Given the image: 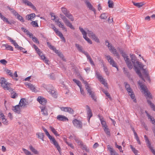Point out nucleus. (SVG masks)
I'll return each instance as SVG.
<instances>
[{
  "mask_svg": "<svg viewBox=\"0 0 155 155\" xmlns=\"http://www.w3.org/2000/svg\"><path fill=\"white\" fill-rule=\"evenodd\" d=\"M107 16V15L106 13H103L101 14V18L102 19H106Z\"/></svg>",
  "mask_w": 155,
  "mask_h": 155,
  "instance_id": "56",
  "label": "nucleus"
},
{
  "mask_svg": "<svg viewBox=\"0 0 155 155\" xmlns=\"http://www.w3.org/2000/svg\"><path fill=\"white\" fill-rule=\"evenodd\" d=\"M18 104L21 107H25L28 104V102L25 98H22L21 99Z\"/></svg>",
  "mask_w": 155,
  "mask_h": 155,
  "instance_id": "19",
  "label": "nucleus"
},
{
  "mask_svg": "<svg viewBox=\"0 0 155 155\" xmlns=\"http://www.w3.org/2000/svg\"><path fill=\"white\" fill-rule=\"evenodd\" d=\"M85 2L87 7L89 8V10L92 11L94 13H95L96 10L95 8L88 0H85Z\"/></svg>",
  "mask_w": 155,
  "mask_h": 155,
  "instance_id": "21",
  "label": "nucleus"
},
{
  "mask_svg": "<svg viewBox=\"0 0 155 155\" xmlns=\"http://www.w3.org/2000/svg\"><path fill=\"white\" fill-rule=\"evenodd\" d=\"M86 32L87 34L89 37H91L97 43L100 42L99 39L92 31H89V30H87Z\"/></svg>",
  "mask_w": 155,
  "mask_h": 155,
  "instance_id": "8",
  "label": "nucleus"
},
{
  "mask_svg": "<svg viewBox=\"0 0 155 155\" xmlns=\"http://www.w3.org/2000/svg\"><path fill=\"white\" fill-rule=\"evenodd\" d=\"M35 16V13H31L27 15L26 17L27 20L32 21Z\"/></svg>",
  "mask_w": 155,
  "mask_h": 155,
  "instance_id": "28",
  "label": "nucleus"
},
{
  "mask_svg": "<svg viewBox=\"0 0 155 155\" xmlns=\"http://www.w3.org/2000/svg\"><path fill=\"white\" fill-rule=\"evenodd\" d=\"M103 69L104 70L106 74L107 75H109V72L108 71V70L107 67L104 66H103Z\"/></svg>",
  "mask_w": 155,
  "mask_h": 155,
  "instance_id": "61",
  "label": "nucleus"
},
{
  "mask_svg": "<svg viewBox=\"0 0 155 155\" xmlns=\"http://www.w3.org/2000/svg\"><path fill=\"white\" fill-rule=\"evenodd\" d=\"M126 90L129 95L130 96L131 99L133 100V101L135 102H136V100L135 98V96L131 88L128 89Z\"/></svg>",
  "mask_w": 155,
  "mask_h": 155,
  "instance_id": "15",
  "label": "nucleus"
},
{
  "mask_svg": "<svg viewBox=\"0 0 155 155\" xmlns=\"http://www.w3.org/2000/svg\"><path fill=\"white\" fill-rule=\"evenodd\" d=\"M30 150L35 154H38V152L37 150H36L31 145H30L29 146Z\"/></svg>",
  "mask_w": 155,
  "mask_h": 155,
  "instance_id": "34",
  "label": "nucleus"
},
{
  "mask_svg": "<svg viewBox=\"0 0 155 155\" xmlns=\"http://www.w3.org/2000/svg\"><path fill=\"white\" fill-rule=\"evenodd\" d=\"M133 4L134 5L137 7L138 8H140L143 5V4L142 3H135L134 2H133Z\"/></svg>",
  "mask_w": 155,
  "mask_h": 155,
  "instance_id": "51",
  "label": "nucleus"
},
{
  "mask_svg": "<svg viewBox=\"0 0 155 155\" xmlns=\"http://www.w3.org/2000/svg\"><path fill=\"white\" fill-rule=\"evenodd\" d=\"M66 26L69 27L71 29L74 30V28L73 26L71 23L67 19L64 22Z\"/></svg>",
  "mask_w": 155,
  "mask_h": 155,
  "instance_id": "29",
  "label": "nucleus"
},
{
  "mask_svg": "<svg viewBox=\"0 0 155 155\" xmlns=\"http://www.w3.org/2000/svg\"><path fill=\"white\" fill-rule=\"evenodd\" d=\"M4 46L8 50L13 51V48L12 47L11 45L7 44L4 45Z\"/></svg>",
  "mask_w": 155,
  "mask_h": 155,
  "instance_id": "47",
  "label": "nucleus"
},
{
  "mask_svg": "<svg viewBox=\"0 0 155 155\" xmlns=\"http://www.w3.org/2000/svg\"><path fill=\"white\" fill-rule=\"evenodd\" d=\"M17 49L20 50V51H21L24 53H26L27 52V51L25 50V49L21 46L18 47Z\"/></svg>",
  "mask_w": 155,
  "mask_h": 155,
  "instance_id": "57",
  "label": "nucleus"
},
{
  "mask_svg": "<svg viewBox=\"0 0 155 155\" xmlns=\"http://www.w3.org/2000/svg\"><path fill=\"white\" fill-rule=\"evenodd\" d=\"M52 29L54 30L57 35L60 32L58 31V30L56 28L55 26L53 27Z\"/></svg>",
  "mask_w": 155,
  "mask_h": 155,
  "instance_id": "64",
  "label": "nucleus"
},
{
  "mask_svg": "<svg viewBox=\"0 0 155 155\" xmlns=\"http://www.w3.org/2000/svg\"><path fill=\"white\" fill-rule=\"evenodd\" d=\"M105 45L108 47L109 49L113 52V54L117 56V58L119 57V54L117 52L116 49H115L114 48L112 47L111 45H110L107 41H105Z\"/></svg>",
  "mask_w": 155,
  "mask_h": 155,
  "instance_id": "6",
  "label": "nucleus"
},
{
  "mask_svg": "<svg viewBox=\"0 0 155 155\" xmlns=\"http://www.w3.org/2000/svg\"><path fill=\"white\" fill-rule=\"evenodd\" d=\"M106 58L110 64L112 65L113 67L116 68L117 69V71H118L119 69L117 65V64L114 61L113 59L109 55L106 56Z\"/></svg>",
  "mask_w": 155,
  "mask_h": 155,
  "instance_id": "9",
  "label": "nucleus"
},
{
  "mask_svg": "<svg viewBox=\"0 0 155 155\" xmlns=\"http://www.w3.org/2000/svg\"><path fill=\"white\" fill-rule=\"evenodd\" d=\"M49 139L50 140L52 144L55 147L57 148L60 153L61 152V148L59 146L58 142L54 138L52 137L51 136L49 138Z\"/></svg>",
  "mask_w": 155,
  "mask_h": 155,
  "instance_id": "5",
  "label": "nucleus"
},
{
  "mask_svg": "<svg viewBox=\"0 0 155 155\" xmlns=\"http://www.w3.org/2000/svg\"><path fill=\"white\" fill-rule=\"evenodd\" d=\"M37 53L41 57L42 60L46 64H48V60L45 57V55L43 54V53H42V52L41 51H39Z\"/></svg>",
  "mask_w": 155,
  "mask_h": 155,
  "instance_id": "22",
  "label": "nucleus"
},
{
  "mask_svg": "<svg viewBox=\"0 0 155 155\" xmlns=\"http://www.w3.org/2000/svg\"><path fill=\"white\" fill-rule=\"evenodd\" d=\"M86 108L87 110V118L88 121L89 122L90 118L92 116V113L90 107L86 105Z\"/></svg>",
  "mask_w": 155,
  "mask_h": 155,
  "instance_id": "18",
  "label": "nucleus"
},
{
  "mask_svg": "<svg viewBox=\"0 0 155 155\" xmlns=\"http://www.w3.org/2000/svg\"><path fill=\"white\" fill-rule=\"evenodd\" d=\"M21 30L25 32L26 33V34L28 35L29 37L31 38V36H32L33 35V34L31 33H30L25 28L22 27L21 28Z\"/></svg>",
  "mask_w": 155,
  "mask_h": 155,
  "instance_id": "37",
  "label": "nucleus"
},
{
  "mask_svg": "<svg viewBox=\"0 0 155 155\" xmlns=\"http://www.w3.org/2000/svg\"><path fill=\"white\" fill-rule=\"evenodd\" d=\"M144 137L145 138V142L147 145V147L149 148V149L151 150L152 153H153L154 155H155V151L153 149V147L151 146L149 140L148 138V137L146 135H145L144 136Z\"/></svg>",
  "mask_w": 155,
  "mask_h": 155,
  "instance_id": "10",
  "label": "nucleus"
},
{
  "mask_svg": "<svg viewBox=\"0 0 155 155\" xmlns=\"http://www.w3.org/2000/svg\"><path fill=\"white\" fill-rule=\"evenodd\" d=\"M74 139L79 145H83V143L78 138L76 137V136H74Z\"/></svg>",
  "mask_w": 155,
  "mask_h": 155,
  "instance_id": "36",
  "label": "nucleus"
},
{
  "mask_svg": "<svg viewBox=\"0 0 155 155\" xmlns=\"http://www.w3.org/2000/svg\"><path fill=\"white\" fill-rule=\"evenodd\" d=\"M137 64V66L140 69H142L143 68L144 66L143 65V64L141 62H139L138 61H137L135 62V64ZM137 66V65H136Z\"/></svg>",
  "mask_w": 155,
  "mask_h": 155,
  "instance_id": "40",
  "label": "nucleus"
},
{
  "mask_svg": "<svg viewBox=\"0 0 155 155\" xmlns=\"http://www.w3.org/2000/svg\"><path fill=\"white\" fill-rule=\"evenodd\" d=\"M61 110L65 112H67L70 114H74V110L72 108L69 107H63L60 108Z\"/></svg>",
  "mask_w": 155,
  "mask_h": 155,
  "instance_id": "14",
  "label": "nucleus"
},
{
  "mask_svg": "<svg viewBox=\"0 0 155 155\" xmlns=\"http://www.w3.org/2000/svg\"><path fill=\"white\" fill-rule=\"evenodd\" d=\"M51 94V95L54 98H56V93L55 91L54 90V88L52 89L50 91L48 92Z\"/></svg>",
  "mask_w": 155,
  "mask_h": 155,
  "instance_id": "35",
  "label": "nucleus"
},
{
  "mask_svg": "<svg viewBox=\"0 0 155 155\" xmlns=\"http://www.w3.org/2000/svg\"><path fill=\"white\" fill-rule=\"evenodd\" d=\"M26 86L28 87L32 91L35 92V86L30 83L26 82L25 84Z\"/></svg>",
  "mask_w": 155,
  "mask_h": 155,
  "instance_id": "24",
  "label": "nucleus"
},
{
  "mask_svg": "<svg viewBox=\"0 0 155 155\" xmlns=\"http://www.w3.org/2000/svg\"><path fill=\"white\" fill-rule=\"evenodd\" d=\"M54 18L53 20H55V21L57 25L59 26V27L61 28L63 30H65V31H67V29L64 26V25L63 23H61L60 21H59V18H57L55 16H53Z\"/></svg>",
  "mask_w": 155,
  "mask_h": 155,
  "instance_id": "11",
  "label": "nucleus"
},
{
  "mask_svg": "<svg viewBox=\"0 0 155 155\" xmlns=\"http://www.w3.org/2000/svg\"><path fill=\"white\" fill-rule=\"evenodd\" d=\"M98 117L99 119H100L101 124L102 125L103 128L105 127H107V125H106V121L104 120V118L101 116L98 115Z\"/></svg>",
  "mask_w": 155,
  "mask_h": 155,
  "instance_id": "26",
  "label": "nucleus"
},
{
  "mask_svg": "<svg viewBox=\"0 0 155 155\" xmlns=\"http://www.w3.org/2000/svg\"><path fill=\"white\" fill-rule=\"evenodd\" d=\"M58 35L60 37L61 39H62V41L64 42H66L65 39L64 38V37L62 33H61L60 32L59 34H58Z\"/></svg>",
  "mask_w": 155,
  "mask_h": 155,
  "instance_id": "50",
  "label": "nucleus"
},
{
  "mask_svg": "<svg viewBox=\"0 0 155 155\" xmlns=\"http://www.w3.org/2000/svg\"><path fill=\"white\" fill-rule=\"evenodd\" d=\"M42 86L45 88L46 89L48 92L50 91L53 88V87L50 84L46 85L45 84H43Z\"/></svg>",
  "mask_w": 155,
  "mask_h": 155,
  "instance_id": "30",
  "label": "nucleus"
},
{
  "mask_svg": "<svg viewBox=\"0 0 155 155\" xmlns=\"http://www.w3.org/2000/svg\"><path fill=\"white\" fill-rule=\"evenodd\" d=\"M86 89L90 95L95 101H96V98L94 92L92 91V89L89 86H86Z\"/></svg>",
  "mask_w": 155,
  "mask_h": 155,
  "instance_id": "13",
  "label": "nucleus"
},
{
  "mask_svg": "<svg viewBox=\"0 0 155 155\" xmlns=\"http://www.w3.org/2000/svg\"><path fill=\"white\" fill-rule=\"evenodd\" d=\"M36 135L37 137L42 141H44V134L43 133L41 132H38L36 133Z\"/></svg>",
  "mask_w": 155,
  "mask_h": 155,
  "instance_id": "32",
  "label": "nucleus"
},
{
  "mask_svg": "<svg viewBox=\"0 0 155 155\" xmlns=\"http://www.w3.org/2000/svg\"><path fill=\"white\" fill-rule=\"evenodd\" d=\"M43 130L45 133L46 135L48 137V138H49L51 136L50 135L47 130L45 128H43Z\"/></svg>",
  "mask_w": 155,
  "mask_h": 155,
  "instance_id": "58",
  "label": "nucleus"
},
{
  "mask_svg": "<svg viewBox=\"0 0 155 155\" xmlns=\"http://www.w3.org/2000/svg\"><path fill=\"white\" fill-rule=\"evenodd\" d=\"M22 150L26 155H33L30 152L25 148H22Z\"/></svg>",
  "mask_w": 155,
  "mask_h": 155,
  "instance_id": "44",
  "label": "nucleus"
},
{
  "mask_svg": "<svg viewBox=\"0 0 155 155\" xmlns=\"http://www.w3.org/2000/svg\"><path fill=\"white\" fill-rule=\"evenodd\" d=\"M0 18L3 21L6 22L8 24L11 25L12 23V22H10L9 21H8V19L5 18V16H3L0 13Z\"/></svg>",
  "mask_w": 155,
  "mask_h": 155,
  "instance_id": "31",
  "label": "nucleus"
},
{
  "mask_svg": "<svg viewBox=\"0 0 155 155\" xmlns=\"http://www.w3.org/2000/svg\"><path fill=\"white\" fill-rule=\"evenodd\" d=\"M37 101L43 105H45L47 102V100L45 98L41 96H39L37 99Z\"/></svg>",
  "mask_w": 155,
  "mask_h": 155,
  "instance_id": "20",
  "label": "nucleus"
},
{
  "mask_svg": "<svg viewBox=\"0 0 155 155\" xmlns=\"http://www.w3.org/2000/svg\"><path fill=\"white\" fill-rule=\"evenodd\" d=\"M65 142L68 146H70L71 148H74V147L73 146V144L71 143H69L68 142H67L66 139H65Z\"/></svg>",
  "mask_w": 155,
  "mask_h": 155,
  "instance_id": "52",
  "label": "nucleus"
},
{
  "mask_svg": "<svg viewBox=\"0 0 155 155\" xmlns=\"http://www.w3.org/2000/svg\"><path fill=\"white\" fill-rule=\"evenodd\" d=\"M75 46L79 51L83 52V49L81 46L77 44H75Z\"/></svg>",
  "mask_w": 155,
  "mask_h": 155,
  "instance_id": "48",
  "label": "nucleus"
},
{
  "mask_svg": "<svg viewBox=\"0 0 155 155\" xmlns=\"http://www.w3.org/2000/svg\"><path fill=\"white\" fill-rule=\"evenodd\" d=\"M21 107L20 106L19 104H18L15 106L14 107H13L12 110L14 112L19 114L21 111V109L20 108Z\"/></svg>",
  "mask_w": 155,
  "mask_h": 155,
  "instance_id": "27",
  "label": "nucleus"
},
{
  "mask_svg": "<svg viewBox=\"0 0 155 155\" xmlns=\"http://www.w3.org/2000/svg\"><path fill=\"white\" fill-rule=\"evenodd\" d=\"M14 15L16 16L17 18L21 22H24L25 21V20L23 17L18 14L17 12L15 13V15Z\"/></svg>",
  "mask_w": 155,
  "mask_h": 155,
  "instance_id": "33",
  "label": "nucleus"
},
{
  "mask_svg": "<svg viewBox=\"0 0 155 155\" xmlns=\"http://www.w3.org/2000/svg\"><path fill=\"white\" fill-rule=\"evenodd\" d=\"M22 2L24 3L25 5H27L31 7L32 9L35 10H36V9L34 5L32 3L28 0H21Z\"/></svg>",
  "mask_w": 155,
  "mask_h": 155,
  "instance_id": "16",
  "label": "nucleus"
},
{
  "mask_svg": "<svg viewBox=\"0 0 155 155\" xmlns=\"http://www.w3.org/2000/svg\"><path fill=\"white\" fill-rule=\"evenodd\" d=\"M73 81L77 84L79 88L82 87L81 83L79 81L75 79H73Z\"/></svg>",
  "mask_w": 155,
  "mask_h": 155,
  "instance_id": "42",
  "label": "nucleus"
},
{
  "mask_svg": "<svg viewBox=\"0 0 155 155\" xmlns=\"http://www.w3.org/2000/svg\"><path fill=\"white\" fill-rule=\"evenodd\" d=\"M58 55L64 61H66V59L64 58V56L63 54L61 52H60L58 54Z\"/></svg>",
  "mask_w": 155,
  "mask_h": 155,
  "instance_id": "54",
  "label": "nucleus"
},
{
  "mask_svg": "<svg viewBox=\"0 0 155 155\" xmlns=\"http://www.w3.org/2000/svg\"><path fill=\"white\" fill-rule=\"evenodd\" d=\"M40 107L41 109V112L43 115L44 116L48 115V109L45 106H40Z\"/></svg>",
  "mask_w": 155,
  "mask_h": 155,
  "instance_id": "23",
  "label": "nucleus"
},
{
  "mask_svg": "<svg viewBox=\"0 0 155 155\" xmlns=\"http://www.w3.org/2000/svg\"><path fill=\"white\" fill-rule=\"evenodd\" d=\"M105 132L106 133V134L109 135V136H110V131L108 127V126L107 127H105L103 128Z\"/></svg>",
  "mask_w": 155,
  "mask_h": 155,
  "instance_id": "41",
  "label": "nucleus"
},
{
  "mask_svg": "<svg viewBox=\"0 0 155 155\" xmlns=\"http://www.w3.org/2000/svg\"><path fill=\"white\" fill-rule=\"evenodd\" d=\"M13 91H9L11 92V97L13 98H15L17 96V94L13 91V89H12Z\"/></svg>",
  "mask_w": 155,
  "mask_h": 155,
  "instance_id": "46",
  "label": "nucleus"
},
{
  "mask_svg": "<svg viewBox=\"0 0 155 155\" xmlns=\"http://www.w3.org/2000/svg\"><path fill=\"white\" fill-rule=\"evenodd\" d=\"M50 129L56 136H59V135L58 134L57 131L53 127H50Z\"/></svg>",
  "mask_w": 155,
  "mask_h": 155,
  "instance_id": "38",
  "label": "nucleus"
},
{
  "mask_svg": "<svg viewBox=\"0 0 155 155\" xmlns=\"http://www.w3.org/2000/svg\"><path fill=\"white\" fill-rule=\"evenodd\" d=\"M65 16L68 18L71 21H74V18L72 15L69 12Z\"/></svg>",
  "mask_w": 155,
  "mask_h": 155,
  "instance_id": "39",
  "label": "nucleus"
},
{
  "mask_svg": "<svg viewBox=\"0 0 155 155\" xmlns=\"http://www.w3.org/2000/svg\"><path fill=\"white\" fill-rule=\"evenodd\" d=\"M57 118L59 120L62 121H65L66 120L67 121L68 120V118L64 116L63 115H58L57 116Z\"/></svg>",
  "mask_w": 155,
  "mask_h": 155,
  "instance_id": "25",
  "label": "nucleus"
},
{
  "mask_svg": "<svg viewBox=\"0 0 155 155\" xmlns=\"http://www.w3.org/2000/svg\"><path fill=\"white\" fill-rule=\"evenodd\" d=\"M134 136L135 137V139H136L138 143L139 144H140L141 142H140V141L139 140V139L138 137L137 136V134H135V135Z\"/></svg>",
  "mask_w": 155,
  "mask_h": 155,
  "instance_id": "63",
  "label": "nucleus"
},
{
  "mask_svg": "<svg viewBox=\"0 0 155 155\" xmlns=\"http://www.w3.org/2000/svg\"><path fill=\"white\" fill-rule=\"evenodd\" d=\"M32 38L33 41L36 43L39 44V41L38 39L35 37H33V35L31 36V38Z\"/></svg>",
  "mask_w": 155,
  "mask_h": 155,
  "instance_id": "49",
  "label": "nucleus"
},
{
  "mask_svg": "<svg viewBox=\"0 0 155 155\" xmlns=\"http://www.w3.org/2000/svg\"><path fill=\"white\" fill-rule=\"evenodd\" d=\"M124 84L125 85V88L126 90H127L128 89H130L131 88L130 87V85L127 83L126 82H124Z\"/></svg>",
  "mask_w": 155,
  "mask_h": 155,
  "instance_id": "60",
  "label": "nucleus"
},
{
  "mask_svg": "<svg viewBox=\"0 0 155 155\" xmlns=\"http://www.w3.org/2000/svg\"><path fill=\"white\" fill-rule=\"evenodd\" d=\"M96 77L97 78L99 81L102 83V84H103L105 87L107 86V83L98 72L97 71L96 72Z\"/></svg>",
  "mask_w": 155,
  "mask_h": 155,
  "instance_id": "12",
  "label": "nucleus"
},
{
  "mask_svg": "<svg viewBox=\"0 0 155 155\" xmlns=\"http://www.w3.org/2000/svg\"><path fill=\"white\" fill-rule=\"evenodd\" d=\"M7 8L9 9V10L11 11V12L14 15H15V13H17V12L13 8H11L9 6H7Z\"/></svg>",
  "mask_w": 155,
  "mask_h": 155,
  "instance_id": "55",
  "label": "nucleus"
},
{
  "mask_svg": "<svg viewBox=\"0 0 155 155\" xmlns=\"http://www.w3.org/2000/svg\"><path fill=\"white\" fill-rule=\"evenodd\" d=\"M0 118L2 120L5 118V116L4 115L3 113L1 111H0Z\"/></svg>",
  "mask_w": 155,
  "mask_h": 155,
  "instance_id": "59",
  "label": "nucleus"
},
{
  "mask_svg": "<svg viewBox=\"0 0 155 155\" xmlns=\"http://www.w3.org/2000/svg\"><path fill=\"white\" fill-rule=\"evenodd\" d=\"M61 11L65 15H67L69 12L66 8L64 7L61 8Z\"/></svg>",
  "mask_w": 155,
  "mask_h": 155,
  "instance_id": "43",
  "label": "nucleus"
},
{
  "mask_svg": "<svg viewBox=\"0 0 155 155\" xmlns=\"http://www.w3.org/2000/svg\"><path fill=\"white\" fill-rule=\"evenodd\" d=\"M79 29L83 36V38L88 43L90 44L92 43L91 40L87 36V33L86 31H85L83 28L80 27H79Z\"/></svg>",
  "mask_w": 155,
  "mask_h": 155,
  "instance_id": "7",
  "label": "nucleus"
},
{
  "mask_svg": "<svg viewBox=\"0 0 155 155\" xmlns=\"http://www.w3.org/2000/svg\"><path fill=\"white\" fill-rule=\"evenodd\" d=\"M73 123L74 126L79 128H81L82 127V123L81 121L76 119L73 121Z\"/></svg>",
  "mask_w": 155,
  "mask_h": 155,
  "instance_id": "17",
  "label": "nucleus"
},
{
  "mask_svg": "<svg viewBox=\"0 0 155 155\" xmlns=\"http://www.w3.org/2000/svg\"><path fill=\"white\" fill-rule=\"evenodd\" d=\"M130 147L132 150V151L134 152L135 155H138V151L136 150V149L133 147L132 145H130Z\"/></svg>",
  "mask_w": 155,
  "mask_h": 155,
  "instance_id": "45",
  "label": "nucleus"
},
{
  "mask_svg": "<svg viewBox=\"0 0 155 155\" xmlns=\"http://www.w3.org/2000/svg\"><path fill=\"white\" fill-rule=\"evenodd\" d=\"M31 24L34 27H38V24L37 21H33L31 22Z\"/></svg>",
  "mask_w": 155,
  "mask_h": 155,
  "instance_id": "53",
  "label": "nucleus"
},
{
  "mask_svg": "<svg viewBox=\"0 0 155 155\" xmlns=\"http://www.w3.org/2000/svg\"><path fill=\"white\" fill-rule=\"evenodd\" d=\"M0 83L1 86L4 88V89L7 90L9 91H13L12 88L10 87V83L7 82L5 79L4 78H0Z\"/></svg>",
  "mask_w": 155,
  "mask_h": 155,
  "instance_id": "3",
  "label": "nucleus"
},
{
  "mask_svg": "<svg viewBox=\"0 0 155 155\" xmlns=\"http://www.w3.org/2000/svg\"><path fill=\"white\" fill-rule=\"evenodd\" d=\"M130 56L132 62L134 67L135 70V71L136 73L139 75L140 78H141V79L145 82V81L144 80L143 78V77L140 70L137 67H136V66L135 64V62L137 61L135 55L133 54H130Z\"/></svg>",
  "mask_w": 155,
  "mask_h": 155,
  "instance_id": "2",
  "label": "nucleus"
},
{
  "mask_svg": "<svg viewBox=\"0 0 155 155\" xmlns=\"http://www.w3.org/2000/svg\"><path fill=\"white\" fill-rule=\"evenodd\" d=\"M80 80L81 81H83V83H84V84H85L86 88V86H89L88 84L87 83V81H85L82 77H81L80 78Z\"/></svg>",
  "mask_w": 155,
  "mask_h": 155,
  "instance_id": "62",
  "label": "nucleus"
},
{
  "mask_svg": "<svg viewBox=\"0 0 155 155\" xmlns=\"http://www.w3.org/2000/svg\"><path fill=\"white\" fill-rule=\"evenodd\" d=\"M120 52L122 54V56L124 58L128 67L130 69H131L133 68V66L130 62V59L128 58V56L124 53L123 51L121 50Z\"/></svg>",
  "mask_w": 155,
  "mask_h": 155,
  "instance_id": "4",
  "label": "nucleus"
},
{
  "mask_svg": "<svg viewBox=\"0 0 155 155\" xmlns=\"http://www.w3.org/2000/svg\"><path fill=\"white\" fill-rule=\"evenodd\" d=\"M138 84L141 88L142 92L144 94L147 99V102L148 104L150 106L151 108L155 111V105L149 100L152 98L150 92L148 91L147 87L143 84L142 82L139 81Z\"/></svg>",
  "mask_w": 155,
  "mask_h": 155,
  "instance_id": "1",
  "label": "nucleus"
}]
</instances>
